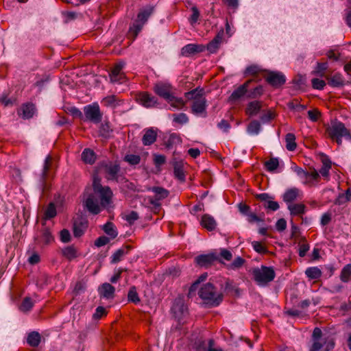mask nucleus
<instances>
[{
    "label": "nucleus",
    "instance_id": "7ed1b4c3",
    "mask_svg": "<svg viewBox=\"0 0 351 351\" xmlns=\"http://www.w3.org/2000/svg\"><path fill=\"white\" fill-rule=\"evenodd\" d=\"M198 294L204 303L211 306H218L223 300L222 293L217 291L214 285L210 282L202 287Z\"/></svg>",
    "mask_w": 351,
    "mask_h": 351
},
{
    "label": "nucleus",
    "instance_id": "e2e57ef3",
    "mask_svg": "<svg viewBox=\"0 0 351 351\" xmlns=\"http://www.w3.org/2000/svg\"><path fill=\"white\" fill-rule=\"evenodd\" d=\"M60 241L63 243H68L71 241V234L68 230L63 229L60 233Z\"/></svg>",
    "mask_w": 351,
    "mask_h": 351
},
{
    "label": "nucleus",
    "instance_id": "58836bf2",
    "mask_svg": "<svg viewBox=\"0 0 351 351\" xmlns=\"http://www.w3.org/2000/svg\"><path fill=\"white\" fill-rule=\"evenodd\" d=\"M340 279L343 282H348L351 280V263L343 267L340 274Z\"/></svg>",
    "mask_w": 351,
    "mask_h": 351
},
{
    "label": "nucleus",
    "instance_id": "49530a36",
    "mask_svg": "<svg viewBox=\"0 0 351 351\" xmlns=\"http://www.w3.org/2000/svg\"><path fill=\"white\" fill-rule=\"evenodd\" d=\"M128 300L129 302L136 304L140 302L141 300L135 287H132L130 289L128 294Z\"/></svg>",
    "mask_w": 351,
    "mask_h": 351
},
{
    "label": "nucleus",
    "instance_id": "72a5a7b5",
    "mask_svg": "<svg viewBox=\"0 0 351 351\" xmlns=\"http://www.w3.org/2000/svg\"><path fill=\"white\" fill-rule=\"evenodd\" d=\"M103 230L106 234H108L111 239H114L117 237L118 232L112 222H107L103 227Z\"/></svg>",
    "mask_w": 351,
    "mask_h": 351
},
{
    "label": "nucleus",
    "instance_id": "774afa93",
    "mask_svg": "<svg viewBox=\"0 0 351 351\" xmlns=\"http://www.w3.org/2000/svg\"><path fill=\"white\" fill-rule=\"evenodd\" d=\"M261 71L259 66L256 65H251L246 68L245 74L254 75L258 74Z\"/></svg>",
    "mask_w": 351,
    "mask_h": 351
},
{
    "label": "nucleus",
    "instance_id": "a878e982",
    "mask_svg": "<svg viewBox=\"0 0 351 351\" xmlns=\"http://www.w3.org/2000/svg\"><path fill=\"white\" fill-rule=\"evenodd\" d=\"M287 208L291 215H303L306 211V206L304 204H289Z\"/></svg>",
    "mask_w": 351,
    "mask_h": 351
},
{
    "label": "nucleus",
    "instance_id": "f03ea898",
    "mask_svg": "<svg viewBox=\"0 0 351 351\" xmlns=\"http://www.w3.org/2000/svg\"><path fill=\"white\" fill-rule=\"evenodd\" d=\"M185 97L191 100V112L196 116L206 117L207 101L204 96L203 90L195 88L185 93Z\"/></svg>",
    "mask_w": 351,
    "mask_h": 351
},
{
    "label": "nucleus",
    "instance_id": "bf43d9fd",
    "mask_svg": "<svg viewBox=\"0 0 351 351\" xmlns=\"http://www.w3.org/2000/svg\"><path fill=\"white\" fill-rule=\"evenodd\" d=\"M41 239L45 243L47 244L53 241V237L48 229H45L43 231Z\"/></svg>",
    "mask_w": 351,
    "mask_h": 351
},
{
    "label": "nucleus",
    "instance_id": "864d4df0",
    "mask_svg": "<svg viewBox=\"0 0 351 351\" xmlns=\"http://www.w3.org/2000/svg\"><path fill=\"white\" fill-rule=\"evenodd\" d=\"M288 107L291 110H293L298 112H301L306 108L304 105L300 104L298 100H293L288 103Z\"/></svg>",
    "mask_w": 351,
    "mask_h": 351
},
{
    "label": "nucleus",
    "instance_id": "c756f323",
    "mask_svg": "<svg viewBox=\"0 0 351 351\" xmlns=\"http://www.w3.org/2000/svg\"><path fill=\"white\" fill-rule=\"evenodd\" d=\"M41 341V336L39 332L33 331L29 333L27 342L32 347H37Z\"/></svg>",
    "mask_w": 351,
    "mask_h": 351
},
{
    "label": "nucleus",
    "instance_id": "423d86ee",
    "mask_svg": "<svg viewBox=\"0 0 351 351\" xmlns=\"http://www.w3.org/2000/svg\"><path fill=\"white\" fill-rule=\"evenodd\" d=\"M84 112L87 120L94 123H99L101 121L102 114L97 104L85 106Z\"/></svg>",
    "mask_w": 351,
    "mask_h": 351
},
{
    "label": "nucleus",
    "instance_id": "f704fd0d",
    "mask_svg": "<svg viewBox=\"0 0 351 351\" xmlns=\"http://www.w3.org/2000/svg\"><path fill=\"white\" fill-rule=\"evenodd\" d=\"M306 276L312 280H316L321 277L322 271L317 267H308L305 271Z\"/></svg>",
    "mask_w": 351,
    "mask_h": 351
},
{
    "label": "nucleus",
    "instance_id": "39448f33",
    "mask_svg": "<svg viewBox=\"0 0 351 351\" xmlns=\"http://www.w3.org/2000/svg\"><path fill=\"white\" fill-rule=\"evenodd\" d=\"M94 193L99 195L101 198V205L104 207L108 205L112 195V192L110 187L103 186L101 184V179L97 176L93 177V183Z\"/></svg>",
    "mask_w": 351,
    "mask_h": 351
},
{
    "label": "nucleus",
    "instance_id": "f8f14e48",
    "mask_svg": "<svg viewBox=\"0 0 351 351\" xmlns=\"http://www.w3.org/2000/svg\"><path fill=\"white\" fill-rule=\"evenodd\" d=\"M154 90L158 95L167 101L172 96L171 86L169 84L158 82L155 84Z\"/></svg>",
    "mask_w": 351,
    "mask_h": 351
},
{
    "label": "nucleus",
    "instance_id": "dca6fc26",
    "mask_svg": "<svg viewBox=\"0 0 351 351\" xmlns=\"http://www.w3.org/2000/svg\"><path fill=\"white\" fill-rule=\"evenodd\" d=\"M138 100L146 108L154 107L157 104V99L147 93H141L138 95Z\"/></svg>",
    "mask_w": 351,
    "mask_h": 351
},
{
    "label": "nucleus",
    "instance_id": "412c9836",
    "mask_svg": "<svg viewBox=\"0 0 351 351\" xmlns=\"http://www.w3.org/2000/svg\"><path fill=\"white\" fill-rule=\"evenodd\" d=\"M262 108V102L258 101H252L250 102L245 109V112L249 116L256 115Z\"/></svg>",
    "mask_w": 351,
    "mask_h": 351
},
{
    "label": "nucleus",
    "instance_id": "052dcab7",
    "mask_svg": "<svg viewBox=\"0 0 351 351\" xmlns=\"http://www.w3.org/2000/svg\"><path fill=\"white\" fill-rule=\"evenodd\" d=\"M191 10L193 12V14L191 16L190 19H189V21H190V23L191 25H193L195 23H197V21H198L199 19V12L198 10V9L197 8V7L195 6H193L192 8H191Z\"/></svg>",
    "mask_w": 351,
    "mask_h": 351
},
{
    "label": "nucleus",
    "instance_id": "2f4dec72",
    "mask_svg": "<svg viewBox=\"0 0 351 351\" xmlns=\"http://www.w3.org/2000/svg\"><path fill=\"white\" fill-rule=\"evenodd\" d=\"M21 114H20L23 117L24 119H29L32 118L35 112V107L33 104H26L23 105L21 109Z\"/></svg>",
    "mask_w": 351,
    "mask_h": 351
},
{
    "label": "nucleus",
    "instance_id": "6ab92c4d",
    "mask_svg": "<svg viewBox=\"0 0 351 351\" xmlns=\"http://www.w3.org/2000/svg\"><path fill=\"white\" fill-rule=\"evenodd\" d=\"M114 287L109 283H104L99 288L100 295L107 299L112 298L114 295Z\"/></svg>",
    "mask_w": 351,
    "mask_h": 351
},
{
    "label": "nucleus",
    "instance_id": "7c9ffc66",
    "mask_svg": "<svg viewBox=\"0 0 351 351\" xmlns=\"http://www.w3.org/2000/svg\"><path fill=\"white\" fill-rule=\"evenodd\" d=\"M96 159L94 152L90 149H84L82 153V160L85 162L92 165Z\"/></svg>",
    "mask_w": 351,
    "mask_h": 351
},
{
    "label": "nucleus",
    "instance_id": "f3484780",
    "mask_svg": "<svg viewBox=\"0 0 351 351\" xmlns=\"http://www.w3.org/2000/svg\"><path fill=\"white\" fill-rule=\"evenodd\" d=\"M302 193L300 189L293 187L285 191L283 195V200L287 203L293 204V202L296 200L298 198H301Z\"/></svg>",
    "mask_w": 351,
    "mask_h": 351
},
{
    "label": "nucleus",
    "instance_id": "0e129e2a",
    "mask_svg": "<svg viewBox=\"0 0 351 351\" xmlns=\"http://www.w3.org/2000/svg\"><path fill=\"white\" fill-rule=\"evenodd\" d=\"M110 241V239L106 236H101V237H99V238H97L96 239V241H95V245L97 246V247H102V246H104L105 245L108 244Z\"/></svg>",
    "mask_w": 351,
    "mask_h": 351
},
{
    "label": "nucleus",
    "instance_id": "ddd939ff",
    "mask_svg": "<svg viewBox=\"0 0 351 351\" xmlns=\"http://www.w3.org/2000/svg\"><path fill=\"white\" fill-rule=\"evenodd\" d=\"M101 104L105 107L114 109L121 106L124 104V100L120 99L117 95H110L104 97L101 101Z\"/></svg>",
    "mask_w": 351,
    "mask_h": 351
},
{
    "label": "nucleus",
    "instance_id": "9b49d317",
    "mask_svg": "<svg viewBox=\"0 0 351 351\" xmlns=\"http://www.w3.org/2000/svg\"><path fill=\"white\" fill-rule=\"evenodd\" d=\"M87 210L92 214L97 215L101 211V206L99 204L97 197L95 194H90L84 202Z\"/></svg>",
    "mask_w": 351,
    "mask_h": 351
},
{
    "label": "nucleus",
    "instance_id": "4be33fe9",
    "mask_svg": "<svg viewBox=\"0 0 351 351\" xmlns=\"http://www.w3.org/2000/svg\"><path fill=\"white\" fill-rule=\"evenodd\" d=\"M105 172L108 180H115L119 171V166L116 164L109 163L105 165Z\"/></svg>",
    "mask_w": 351,
    "mask_h": 351
},
{
    "label": "nucleus",
    "instance_id": "0eeeda50",
    "mask_svg": "<svg viewBox=\"0 0 351 351\" xmlns=\"http://www.w3.org/2000/svg\"><path fill=\"white\" fill-rule=\"evenodd\" d=\"M335 347V341L332 338L327 337L323 339L313 340V344L309 351H329Z\"/></svg>",
    "mask_w": 351,
    "mask_h": 351
},
{
    "label": "nucleus",
    "instance_id": "3c124183",
    "mask_svg": "<svg viewBox=\"0 0 351 351\" xmlns=\"http://www.w3.org/2000/svg\"><path fill=\"white\" fill-rule=\"evenodd\" d=\"M124 160L131 165H136L140 162L141 157L138 155L128 154L124 157Z\"/></svg>",
    "mask_w": 351,
    "mask_h": 351
},
{
    "label": "nucleus",
    "instance_id": "338daca9",
    "mask_svg": "<svg viewBox=\"0 0 351 351\" xmlns=\"http://www.w3.org/2000/svg\"><path fill=\"white\" fill-rule=\"evenodd\" d=\"M274 116L273 113L271 111H267L266 112L263 113L261 115L260 119L262 123H265L269 122L271 119H274Z\"/></svg>",
    "mask_w": 351,
    "mask_h": 351
},
{
    "label": "nucleus",
    "instance_id": "8fccbe9b",
    "mask_svg": "<svg viewBox=\"0 0 351 351\" xmlns=\"http://www.w3.org/2000/svg\"><path fill=\"white\" fill-rule=\"evenodd\" d=\"M265 165L267 171H273L278 168L279 165V162L278 158H272L269 160L266 161Z\"/></svg>",
    "mask_w": 351,
    "mask_h": 351
},
{
    "label": "nucleus",
    "instance_id": "20e7f679",
    "mask_svg": "<svg viewBox=\"0 0 351 351\" xmlns=\"http://www.w3.org/2000/svg\"><path fill=\"white\" fill-rule=\"evenodd\" d=\"M254 281L259 286H266L273 281L276 277V273L273 267L261 266L260 268H254L252 271Z\"/></svg>",
    "mask_w": 351,
    "mask_h": 351
},
{
    "label": "nucleus",
    "instance_id": "6e6d98bb",
    "mask_svg": "<svg viewBox=\"0 0 351 351\" xmlns=\"http://www.w3.org/2000/svg\"><path fill=\"white\" fill-rule=\"evenodd\" d=\"M173 173L176 178L179 180L183 182L185 180V175L182 167L178 165H176L173 169Z\"/></svg>",
    "mask_w": 351,
    "mask_h": 351
},
{
    "label": "nucleus",
    "instance_id": "680f3d73",
    "mask_svg": "<svg viewBox=\"0 0 351 351\" xmlns=\"http://www.w3.org/2000/svg\"><path fill=\"white\" fill-rule=\"evenodd\" d=\"M154 162L156 167H160L166 162V158L164 155L154 154Z\"/></svg>",
    "mask_w": 351,
    "mask_h": 351
},
{
    "label": "nucleus",
    "instance_id": "79ce46f5",
    "mask_svg": "<svg viewBox=\"0 0 351 351\" xmlns=\"http://www.w3.org/2000/svg\"><path fill=\"white\" fill-rule=\"evenodd\" d=\"M63 256L69 260H72L77 257V250L73 246H68L62 250Z\"/></svg>",
    "mask_w": 351,
    "mask_h": 351
},
{
    "label": "nucleus",
    "instance_id": "4c0bfd02",
    "mask_svg": "<svg viewBox=\"0 0 351 351\" xmlns=\"http://www.w3.org/2000/svg\"><path fill=\"white\" fill-rule=\"evenodd\" d=\"M286 148L289 151H294L297 147L295 136L292 133H288L285 136Z\"/></svg>",
    "mask_w": 351,
    "mask_h": 351
},
{
    "label": "nucleus",
    "instance_id": "69168bd1",
    "mask_svg": "<svg viewBox=\"0 0 351 351\" xmlns=\"http://www.w3.org/2000/svg\"><path fill=\"white\" fill-rule=\"evenodd\" d=\"M0 103L4 107L12 106L14 104V100L10 98H8L6 95H3L0 97Z\"/></svg>",
    "mask_w": 351,
    "mask_h": 351
},
{
    "label": "nucleus",
    "instance_id": "ea45409f",
    "mask_svg": "<svg viewBox=\"0 0 351 351\" xmlns=\"http://www.w3.org/2000/svg\"><path fill=\"white\" fill-rule=\"evenodd\" d=\"M171 311L176 315V316L179 317L180 315H181L184 314L186 308L181 301H178L173 304L171 308Z\"/></svg>",
    "mask_w": 351,
    "mask_h": 351
},
{
    "label": "nucleus",
    "instance_id": "f257e3e1",
    "mask_svg": "<svg viewBox=\"0 0 351 351\" xmlns=\"http://www.w3.org/2000/svg\"><path fill=\"white\" fill-rule=\"evenodd\" d=\"M326 134L332 141L336 142L338 145L342 144V138L351 141V131L345 124L339 121H332L326 128Z\"/></svg>",
    "mask_w": 351,
    "mask_h": 351
},
{
    "label": "nucleus",
    "instance_id": "a19ab883",
    "mask_svg": "<svg viewBox=\"0 0 351 351\" xmlns=\"http://www.w3.org/2000/svg\"><path fill=\"white\" fill-rule=\"evenodd\" d=\"M34 302L29 297H25L19 307V309L22 312H28L29 311L32 307L34 306Z\"/></svg>",
    "mask_w": 351,
    "mask_h": 351
},
{
    "label": "nucleus",
    "instance_id": "c9c22d12",
    "mask_svg": "<svg viewBox=\"0 0 351 351\" xmlns=\"http://www.w3.org/2000/svg\"><path fill=\"white\" fill-rule=\"evenodd\" d=\"M261 129V123L256 120L252 121L247 128V132L251 135H257Z\"/></svg>",
    "mask_w": 351,
    "mask_h": 351
},
{
    "label": "nucleus",
    "instance_id": "473e14b6",
    "mask_svg": "<svg viewBox=\"0 0 351 351\" xmlns=\"http://www.w3.org/2000/svg\"><path fill=\"white\" fill-rule=\"evenodd\" d=\"M328 84L332 87H340L344 85V80L341 74L336 73L328 79Z\"/></svg>",
    "mask_w": 351,
    "mask_h": 351
},
{
    "label": "nucleus",
    "instance_id": "2eb2a0df",
    "mask_svg": "<svg viewBox=\"0 0 351 351\" xmlns=\"http://www.w3.org/2000/svg\"><path fill=\"white\" fill-rule=\"evenodd\" d=\"M217 260V256L215 254H202L195 258V263L200 267H208Z\"/></svg>",
    "mask_w": 351,
    "mask_h": 351
},
{
    "label": "nucleus",
    "instance_id": "4d7b16f0",
    "mask_svg": "<svg viewBox=\"0 0 351 351\" xmlns=\"http://www.w3.org/2000/svg\"><path fill=\"white\" fill-rule=\"evenodd\" d=\"M252 245L254 250L258 253L265 254L267 252L266 247L259 241H252Z\"/></svg>",
    "mask_w": 351,
    "mask_h": 351
},
{
    "label": "nucleus",
    "instance_id": "37998d69",
    "mask_svg": "<svg viewBox=\"0 0 351 351\" xmlns=\"http://www.w3.org/2000/svg\"><path fill=\"white\" fill-rule=\"evenodd\" d=\"M207 277H208L207 273H204V274H201L199 276V278L191 285V286L189 289V295H191L192 293L197 289L199 285L202 282H204L207 278Z\"/></svg>",
    "mask_w": 351,
    "mask_h": 351
},
{
    "label": "nucleus",
    "instance_id": "a211bd4d",
    "mask_svg": "<svg viewBox=\"0 0 351 351\" xmlns=\"http://www.w3.org/2000/svg\"><path fill=\"white\" fill-rule=\"evenodd\" d=\"M157 138V132L153 128L145 130V133L142 138V142L144 145H150L153 144Z\"/></svg>",
    "mask_w": 351,
    "mask_h": 351
},
{
    "label": "nucleus",
    "instance_id": "cd10ccee",
    "mask_svg": "<svg viewBox=\"0 0 351 351\" xmlns=\"http://www.w3.org/2000/svg\"><path fill=\"white\" fill-rule=\"evenodd\" d=\"M247 92V83L236 88L229 97L230 101H237L242 97Z\"/></svg>",
    "mask_w": 351,
    "mask_h": 351
},
{
    "label": "nucleus",
    "instance_id": "6e6552de",
    "mask_svg": "<svg viewBox=\"0 0 351 351\" xmlns=\"http://www.w3.org/2000/svg\"><path fill=\"white\" fill-rule=\"evenodd\" d=\"M124 66V62H119L113 66L109 75L111 83L122 84L125 81L126 77L123 71Z\"/></svg>",
    "mask_w": 351,
    "mask_h": 351
},
{
    "label": "nucleus",
    "instance_id": "c85d7f7f",
    "mask_svg": "<svg viewBox=\"0 0 351 351\" xmlns=\"http://www.w3.org/2000/svg\"><path fill=\"white\" fill-rule=\"evenodd\" d=\"M130 250V247L126 246L117 250L111 256V263H117L119 262L123 256L127 254Z\"/></svg>",
    "mask_w": 351,
    "mask_h": 351
},
{
    "label": "nucleus",
    "instance_id": "603ef678",
    "mask_svg": "<svg viewBox=\"0 0 351 351\" xmlns=\"http://www.w3.org/2000/svg\"><path fill=\"white\" fill-rule=\"evenodd\" d=\"M173 121L179 124H185L189 122V117L184 113L174 114Z\"/></svg>",
    "mask_w": 351,
    "mask_h": 351
},
{
    "label": "nucleus",
    "instance_id": "b1692460",
    "mask_svg": "<svg viewBox=\"0 0 351 351\" xmlns=\"http://www.w3.org/2000/svg\"><path fill=\"white\" fill-rule=\"evenodd\" d=\"M201 225L204 228L211 231L215 228L217 223L213 217L208 214H205L202 217Z\"/></svg>",
    "mask_w": 351,
    "mask_h": 351
},
{
    "label": "nucleus",
    "instance_id": "bb28decb",
    "mask_svg": "<svg viewBox=\"0 0 351 351\" xmlns=\"http://www.w3.org/2000/svg\"><path fill=\"white\" fill-rule=\"evenodd\" d=\"M319 178L320 176L318 171L316 169H313L308 172L306 179L302 182L304 184L313 186L318 182Z\"/></svg>",
    "mask_w": 351,
    "mask_h": 351
},
{
    "label": "nucleus",
    "instance_id": "393cba45",
    "mask_svg": "<svg viewBox=\"0 0 351 351\" xmlns=\"http://www.w3.org/2000/svg\"><path fill=\"white\" fill-rule=\"evenodd\" d=\"M322 166L319 172L326 180H328L329 171L331 169V161L328 158L324 156L322 160Z\"/></svg>",
    "mask_w": 351,
    "mask_h": 351
},
{
    "label": "nucleus",
    "instance_id": "a18cd8bd",
    "mask_svg": "<svg viewBox=\"0 0 351 351\" xmlns=\"http://www.w3.org/2000/svg\"><path fill=\"white\" fill-rule=\"evenodd\" d=\"M57 212L56 208L53 203H50L47 207L45 214L44 218L45 219H50L56 216Z\"/></svg>",
    "mask_w": 351,
    "mask_h": 351
},
{
    "label": "nucleus",
    "instance_id": "de8ad7c7",
    "mask_svg": "<svg viewBox=\"0 0 351 351\" xmlns=\"http://www.w3.org/2000/svg\"><path fill=\"white\" fill-rule=\"evenodd\" d=\"M167 101L170 104L171 106L177 109H181L184 106V102L182 99L175 97L173 95Z\"/></svg>",
    "mask_w": 351,
    "mask_h": 351
},
{
    "label": "nucleus",
    "instance_id": "4468645a",
    "mask_svg": "<svg viewBox=\"0 0 351 351\" xmlns=\"http://www.w3.org/2000/svg\"><path fill=\"white\" fill-rule=\"evenodd\" d=\"M204 47L196 44H188L181 49V55L184 57H190L197 53L202 52Z\"/></svg>",
    "mask_w": 351,
    "mask_h": 351
},
{
    "label": "nucleus",
    "instance_id": "1a4fd4ad",
    "mask_svg": "<svg viewBox=\"0 0 351 351\" xmlns=\"http://www.w3.org/2000/svg\"><path fill=\"white\" fill-rule=\"evenodd\" d=\"M52 158L51 156H47L45 160L43 171L40 178V187L43 192L47 189V180L49 175V171L52 167Z\"/></svg>",
    "mask_w": 351,
    "mask_h": 351
},
{
    "label": "nucleus",
    "instance_id": "9d476101",
    "mask_svg": "<svg viewBox=\"0 0 351 351\" xmlns=\"http://www.w3.org/2000/svg\"><path fill=\"white\" fill-rule=\"evenodd\" d=\"M266 81L274 87H278L284 84L286 77L280 72L269 71L266 76Z\"/></svg>",
    "mask_w": 351,
    "mask_h": 351
},
{
    "label": "nucleus",
    "instance_id": "aec40b11",
    "mask_svg": "<svg viewBox=\"0 0 351 351\" xmlns=\"http://www.w3.org/2000/svg\"><path fill=\"white\" fill-rule=\"evenodd\" d=\"M154 8L152 5H147L143 8L138 12L136 20L138 22H141L145 24L147 22L148 18L154 12Z\"/></svg>",
    "mask_w": 351,
    "mask_h": 351
},
{
    "label": "nucleus",
    "instance_id": "09e8293b",
    "mask_svg": "<svg viewBox=\"0 0 351 351\" xmlns=\"http://www.w3.org/2000/svg\"><path fill=\"white\" fill-rule=\"evenodd\" d=\"M244 263H245V260L243 258L239 256V257H237L233 261L232 263L228 265L227 267L229 269L236 270V269L241 268L243 266V265L244 264Z\"/></svg>",
    "mask_w": 351,
    "mask_h": 351
},
{
    "label": "nucleus",
    "instance_id": "c03bdc74",
    "mask_svg": "<svg viewBox=\"0 0 351 351\" xmlns=\"http://www.w3.org/2000/svg\"><path fill=\"white\" fill-rule=\"evenodd\" d=\"M221 41V38L219 36H217L211 42H210L208 44V45H207L208 51H209L212 53H215L219 47Z\"/></svg>",
    "mask_w": 351,
    "mask_h": 351
},
{
    "label": "nucleus",
    "instance_id": "e433bc0d",
    "mask_svg": "<svg viewBox=\"0 0 351 351\" xmlns=\"http://www.w3.org/2000/svg\"><path fill=\"white\" fill-rule=\"evenodd\" d=\"M152 192L155 193V197L158 199H163L166 198L169 195V191L165 189L160 186H154L149 189Z\"/></svg>",
    "mask_w": 351,
    "mask_h": 351
},
{
    "label": "nucleus",
    "instance_id": "13d9d810",
    "mask_svg": "<svg viewBox=\"0 0 351 351\" xmlns=\"http://www.w3.org/2000/svg\"><path fill=\"white\" fill-rule=\"evenodd\" d=\"M311 83L313 88L317 90H322L326 86L325 82L318 78L312 79Z\"/></svg>",
    "mask_w": 351,
    "mask_h": 351
},
{
    "label": "nucleus",
    "instance_id": "5701e85b",
    "mask_svg": "<svg viewBox=\"0 0 351 351\" xmlns=\"http://www.w3.org/2000/svg\"><path fill=\"white\" fill-rule=\"evenodd\" d=\"M87 222L86 221H75L73 223V234L75 237H80L82 236L86 228Z\"/></svg>",
    "mask_w": 351,
    "mask_h": 351
},
{
    "label": "nucleus",
    "instance_id": "5fc2aeb1",
    "mask_svg": "<svg viewBox=\"0 0 351 351\" xmlns=\"http://www.w3.org/2000/svg\"><path fill=\"white\" fill-rule=\"evenodd\" d=\"M144 23L141 22H138L137 20L133 23V25L130 27V31L132 34H133L134 38L138 35V34L142 29Z\"/></svg>",
    "mask_w": 351,
    "mask_h": 351
}]
</instances>
